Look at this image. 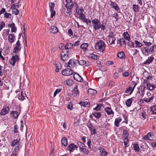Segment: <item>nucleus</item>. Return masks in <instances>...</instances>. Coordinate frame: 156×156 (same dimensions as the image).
Here are the masks:
<instances>
[{"instance_id":"1","label":"nucleus","mask_w":156,"mask_h":156,"mask_svg":"<svg viewBox=\"0 0 156 156\" xmlns=\"http://www.w3.org/2000/svg\"><path fill=\"white\" fill-rule=\"evenodd\" d=\"M106 47L105 43L102 40H100L95 44V49L101 52H103Z\"/></svg>"},{"instance_id":"2","label":"nucleus","mask_w":156,"mask_h":156,"mask_svg":"<svg viewBox=\"0 0 156 156\" xmlns=\"http://www.w3.org/2000/svg\"><path fill=\"white\" fill-rule=\"evenodd\" d=\"M78 146L79 147V150L81 152H83L85 154H88L89 151L86 148V146L84 144L80 141L77 142Z\"/></svg>"},{"instance_id":"3","label":"nucleus","mask_w":156,"mask_h":156,"mask_svg":"<svg viewBox=\"0 0 156 156\" xmlns=\"http://www.w3.org/2000/svg\"><path fill=\"white\" fill-rule=\"evenodd\" d=\"M92 23L94 30H96L100 29L101 23L99 20L95 18L92 20Z\"/></svg>"},{"instance_id":"4","label":"nucleus","mask_w":156,"mask_h":156,"mask_svg":"<svg viewBox=\"0 0 156 156\" xmlns=\"http://www.w3.org/2000/svg\"><path fill=\"white\" fill-rule=\"evenodd\" d=\"M69 53V51L67 50L61 52L60 55L61 59L62 61L64 62L68 59Z\"/></svg>"},{"instance_id":"5","label":"nucleus","mask_w":156,"mask_h":156,"mask_svg":"<svg viewBox=\"0 0 156 156\" xmlns=\"http://www.w3.org/2000/svg\"><path fill=\"white\" fill-rule=\"evenodd\" d=\"M20 60L19 56L16 55L12 56L10 60V62L13 66L15 65L16 63H18Z\"/></svg>"},{"instance_id":"6","label":"nucleus","mask_w":156,"mask_h":156,"mask_svg":"<svg viewBox=\"0 0 156 156\" xmlns=\"http://www.w3.org/2000/svg\"><path fill=\"white\" fill-rule=\"evenodd\" d=\"M79 63V61L75 59H70L68 62L69 66L70 68L76 66L77 64Z\"/></svg>"},{"instance_id":"7","label":"nucleus","mask_w":156,"mask_h":156,"mask_svg":"<svg viewBox=\"0 0 156 156\" xmlns=\"http://www.w3.org/2000/svg\"><path fill=\"white\" fill-rule=\"evenodd\" d=\"M108 40L110 42L111 41V42L110 43V44H114L115 41L116 40L115 37V35L114 33L112 31L110 32L109 33L108 35Z\"/></svg>"},{"instance_id":"8","label":"nucleus","mask_w":156,"mask_h":156,"mask_svg":"<svg viewBox=\"0 0 156 156\" xmlns=\"http://www.w3.org/2000/svg\"><path fill=\"white\" fill-rule=\"evenodd\" d=\"M21 48V44L19 41L18 40L14 45V47L13 50V52L17 54L19 52Z\"/></svg>"},{"instance_id":"9","label":"nucleus","mask_w":156,"mask_h":156,"mask_svg":"<svg viewBox=\"0 0 156 156\" xmlns=\"http://www.w3.org/2000/svg\"><path fill=\"white\" fill-rule=\"evenodd\" d=\"M66 2L67 3L66 5H67V6L72 9L73 6L75 7V8L76 7H78V4L76 2H73V0H67V1H66Z\"/></svg>"},{"instance_id":"10","label":"nucleus","mask_w":156,"mask_h":156,"mask_svg":"<svg viewBox=\"0 0 156 156\" xmlns=\"http://www.w3.org/2000/svg\"><path fill=\"white\" fill-rule=\"evenodd\" d=\"M21 109L19 108V110L17 111H12L11 112L10 115L14 119H16L18 118L19 115L20 114Z\"/></svg>"},{"instance_id":"11","label":"nucleus","mask_w":156,"mask_h":156,"mask_svg":"<svg viewBox=\"0 0 156 156\" xmlns=\"http://www.w3.org/2000/svg\"><path fill=\"white\" fill-rule=\"evenodd\" d=\"M73 71L71 69L68 68L63 70L62 71V73L63 75L69 76L73 74Z\"/></svg>"},{"instance_id":"12","label":"nucleus","mask_w":156,"mask_h":156,"mask_svg":"<svg viewBox=\"0 0 156 156\" xmlns=\"http://www.w3.org/2000/svg\"><path fill=\"white\" fill-rule=\"evenodd\" d=\"M73 79L82 82L83 81V78L77 73H74L73 74Z\"/></svg>"},{"instance_id":"13","label":"nucleus","mask_w":156,"mask_h":156,"mask_svg":"<svg viewBox=\"0 0 156 156\" xmlns=\"http://www.w3.org/2000/svg\"><path fill=\"white\" fill-rule=\"evenodd\" d=\"M72 94L73 97H78L79 96V91L78 89V86L76 85L72 90Z\"/></svg>"},{"instance_id":"14","label":"nucleus","mask_w":156,"mask_h":156,"mask_svg":"<svg viewBox=\"0 0 156 156\" xmlns=\"http://www.w3.org/2000/svg\"><path fill=\"white\" fill-rule=\"evenodd\" d=\"M141 50L143 55L145 56H148L150 54L148 47H143L141 48Z\"/></svg>"},{"instance_id":"15","label":"nucleus","mask_w":156,"mask_h":156,"mask_svg":"<svg viewBox=\"0 0 156 156\" xmlns=\"http://www.w3.org/2000/svg\"><path fill=\"white\" fill-rule=\"evenodd\" d=\"M132 83H133V84H134L133 87L132 88L131 87H129L126 90L125 92L126 93H129L130 95L131 94L132 92L134 90L136 86L137 85V83L134 81H132Z\"/></svg>"},{"instance_id":"16","label":"nucleus","mask_w":156,"mask_h":156,"mask_svg":"<svg viewBox=\"0 0 156 156\" xmlns=\"http://www.w3.org/2000/svg\"><path fill=\"white\" fill-rule=\"evenodd\" d=\"M146 83V85L147 86V89L150 90H154L156 87L155 85H153L152 84L150 83L149 81H147L146 83Z\"/></svg>"},{"instance_id":"17","label":"nucleus","mask_w":156,"mask_h":156,"mask_svg":"<svg viewBox=\"0 0 156 156\" xmlns=\"http://www.w3.org/2000/svg\"><path fill=\"white\" fill-rule=\"evenodd\" d=\"M78 146L75 145L74 144L72 143L70 144L67 147V150L70 151V153H71L74 150L75 148L77 150Z\"/></svg>"},{"instance_id":"18","label":"nucleus","mask_w":156,"mask_h":156,"mask_svg":"<svg viewBox=\"0 0 156 156\" xmlns=\"http://www.w3.org/2000/svg\"><path fill=\"white\" fill-rule=\"evenodd\" d=\"M9 110V109L8 107H4L2 110L0 114L1 115H5L8 113Z\"/></svg>"},{"instance_id":"19","label":"nucleus","mask_w":156,"mask_h":156,"mask_svg":"<svg viewBox=\"0 0 156 156\" xmlns=\"http://www.w3.org/2000/svg\"><path fill=\"white\" fill-rule=\"evenodd\" d=\"M154 57L153 56H150L148 57V58L143 63L144 65H148L151 63L154 59Z\"/></svg>"},{"instance_id":"20","label":"nucleus","mask_w":156,"mask_h":156,"mask_svg":"<svg viewBox=\"0 0 156 156\" xmlns=\"http://www.w3.org/2000/svg\"><path fill=\"white\" fill-rule=\"evenodd\" d=\"M117 44L119 45L120 46H125L126 45V42L124 39L122 38L119 39L117 41Z\"/></svg>"},{"instance_id":"21","label":"nucleus","mask_w":156,"mask_h":156,"mask_svg":"<svg viewBox=\"0 0 156 156\" xmlns=\"http://www.w3.org/2000/svg\"><path fill=\"white\" fill-rule=\"evenodd\" d=\"M49 30L50 32L52 34H55L58 31L57 27L55 26H51L49 28Z\"/></svg>"},{"instance_id":"22","label":"nucleus","mask_w":156,"mask_h":156,"mask_svg":"<svg viewBox=\"0 0 156 156\" xmlns=\"http://www.w3.org/2000/svg\"><path fill=\"white\" fill-rule=\"evenodd\" d=\"M20 138L19 140L18 139L13 140L12 142L11 146L13 147L17 146L19 144H21V142H20Z\"/></svg>"},{"instance_id":"23","label":"nucleus","mask_w":156,"mask_h":156,"mask_svg":"<svg viewBox=\"0 0 156 156\" xmlns=\"http://www.w3.org/2000/svg\"><path fill=\"white\" fill-rule=\"evenodd\" d=\"M110 5L116 11H118L119 10V12H120V9L119 8V7L118 6H117V5L116 3H115L114 2L111 1Z\"/></svg>"},{"instance_id":"24","label":"nucleus","mask_w":156,"mask_h":156,"mask_svg":"<svg viewBox=\"0 0 156 156\" xmlns=\"http://www.w3.org/2000/svg\"><path fill=\"white\" fill-rule=\"evenodd\" d=\"M79 104L84 107H89L90 106V103L87 101H81L79 102Z\"/></svg>"},{"instance_id":"25","label":"nucleus","mask_w":156,"mask_h":156,"mask_svg":"<svg viewBox=\"0 0 156 156\" xmlns=\"http://www.w3.org/2000/svg\"><path fill=\"white\" fill-rule=\"evenodd\" d=\"M75 10L76 13L79 14L81 13L84 12V9L82 7H79V6L78 5V7H76L75 8Z\"/></svg>"},{"instance_id":"26","label":"nucleus","mask_w":156,"mask_h":156,"mask_svg":"<svg viewBox=\"0 0 156 156\" xmlns=\"http://www.w3.org/2000/svg\"><path fill=\"white\" fill-rule=\"evenodd\" d=\"M8 26L9 27H10L11 28V32L16 33L17 30L15 26V24L14 23L8 24Z\"/></svg>"},{"instance_id":"27","label":"nucleus","mask_w":156,"mask_h":156,"mask_svg":"<svg viewBox=\"0 0 156 156\" xmlns=\"http://www.w3.org/2000/svg\"><path fill=\"white\" fill-rule=\"evenodd\" d=\"M8 40L11 43L13 42L15 40V36L13 34H9V35Z\"/></svg>"},{"instance_id":"28","label":"nucleus","mask_w":156,"mask_h":156,"mask_svg":"<svg viewBox=\"0 0 156 156\" xmlns=\"http://www.w3.org/2000/svg\"><path fill=\"white\" fill-rule=\"evenodd\" d=\"M124 40L125 39L128 41H129L130 40V36L127 32H124L122 34Z\"/></svg>"},{"instance_id":"29","label":"nucleus","mask_w":156,"mask_h":156,"mask_svg":"<svg viewBox=\"0 0 156 156\" xmlns=\"http://www.w3.org/2000/svg\"><path fill=\"white\" fill-rule=\"evenodd\" d=\"M65 7L66 8V13L69 15H71L72 13V9L71 8H70L67 6V5H65Z\"/></svg>"},{"instance_id":"30","label":"nucleus","mask_w":156,"mask_h":156,"mask_svg":"<svg viewBox=\"0 0 156 156\" xmlns=\"http://www.w3.org/2000/svg\"><path fill=\"white\" fill-rule=\"evenodd\" d=\"M88 45V44L83 43L80 45V48L83 51H86L87 50V47Z\"/></svg>"},{"instance_id":"31","label":"nucleus","mask_w":156,"mask_h":156,"mask_svg":"<svg viewBox=\"0 0 156 156\" xmlns=\"http://www.w3.org/2000/svg\"><path fill=\"white\" fill-rule=\"evenodd\" d=\"M61 144L62 145L65 147L67 145V139L65 137H63L61 140Z\"/></svg>"},{"instance_id":"32","label":"nucleus","mask_w":156,"mask_h":156,"mask_svg":"<svg viewBox=\"0 0 156 156\" xmlns=\"http://www.w3.org/2000/svg\"><path fill=\"white\" fill-rule=\"evenodd\" d=\"M105 109L107 114L108 115L114 114V112L110 108L107 107Z\"/></svg>"},{"instance_id":"33","label":"nucleus","mask_w":156,"mask_h":156,"mask_svg":"<svg viewBox=\"0 0 156 156\" xmlns=\"http://www.w3.org/2000/svg\"><path fill=\"white\" fill-rule=\"evenodd\" d=\"M79 63L81 65H85L86 66H88L90 65L89 62L88 61H86L84 60L79 61Z\"/></svg>"},{"instance_id":"34","label":"nucleus","mask_w":156,"mask_h":156,"mask_svg":"<svg viewBox=\"0 0 156 156\" xmlns=\"http://www.w3.org/2000/svg\"><path fill=\"white\" fill-rule=\"evenodd\" d=\"M129 135L128 130L124 129L123 130L122 136L124 139H127Z\"/></svg>"},{"instance_id":"35","label":"nucleus","mask_w":156,"mask_h":156,"mask_svg":"<svg viewBox=\"0 0 156 156\" xmlns=\"http://www.w3.org/2000/svg\"><path fill=\"white\" fill-rule=\"evenodd\" d=\"M117 56L120 59L125 58V55L123 51L118 52L117 54Z\"/></svg>"},{"instance_id":"36","label":"nucleus","mask_w":156,"mask_h":156,"mask_svg":"<svg viewBox=\"0 0 156 156\" xmlns=\"http://www.w3.org/2000/svg\"><path fill=\"white\" fill-rule=\"evenodd\" d=\"M150 109L151 112V114H156V106L154 105L150 108Z\"/></svg>"},{"instance_id":"37","label":"nucleus","mask_w":156,"mask_h":156,"mask_svg":"<svg viewBox=\"0 0 156 156\" xmlns=\"http://www.w3.org/2000/svg\"><path fill=\"white\" fill-rule=\"evenodd\" d=\"M144 94V93L143 92V91H142V90H140L139 89L138 91L136 94V96L137 97H141V98H142L143 97Z\"/></svg>"},{"instance_id":"38","label":"nucleus","mask_w":156,"mask_h":156,"mask_svg":"<svg viewBox=\"0 0 156 156\" xmlns=\"http://www.w3.org/2000/svg\"><path fill=\"white\" fill-rule=\"evenodd\" d=\"M88 57L91 59H97L98 58V56L97 55H96L93 53H91L89 55Z\"/></svg>"},{"instance_id":"39","label":"nucleus","mask_w":156,"mask_h":156,"mask_svg":"<svg viewBox=\"0 0 156 156\" xmlns=\"http://www.w3.org/2000/svg\"><path fill=\"white\" fill-rule=\"evenodd\" d=\"M133 98H129L126 102V104L128 107H129L132 103Z\"/></svg>"},{"instance_id":"40","label":"nucleus","mask_w":156,"mask_h":156,"mask_svg":"<svg viewBox=\"0 0 156 156\" xmlns=\"http://www.w3.org/2000/svg\"><path fill=\"white\" fill-rule=\"evenodd\" d=\"M122 119L119 118H117L115 119V126L118 127L119 126V122L121 121Z\"/></svg>"},{"instance_id":"41","label":"nucleus","mask_w":156,"mask_h":156,"mask_svg":"<svg viewBox=\"0 0 156 156\" xmlns=\"http://www.w3.org/2000/svg\"><path fill=\"white\" fill-rule=\"evenodd\" d=\"M156 48V45L153 44L149 48V52L150 53H153L155 52L154 50Z\"/></svg>"},{"instance_id":"42","label":"nucleus","mask_w":156,"mask_h":156,"mask_svg":"<svg viewBox=\"0 0 156 156\" xmlns=\"http://www.w3.org/2000/svg\"><path fill=\"white\" fill-rule=\"evenodd\" d=\"M88 92L89 94L91 95L96 94L97 93V91L96 90L91 89H88Z\"/></svg>"},{"instance_id":"43","label":"nucleus","mask_w":156,"mask_h":156,"mask_svg":"<svg viewBox=\"0 0 156 156\" xmlns=\"http://www.w3.org/2000/svg\"><path fill=\"white\" fill-rule=\"evenodd\" d=\"M73 45L70 43H66L65 46V49H70L73 48Z\"/></svg>"},{"instance_id":"44","label":"nucleus","mask_w":156,"mask_h":156,"mask_svg":"<svg viewBox=\"0 0 156 156\" xmlns=\"http://www.w3.org/2000/svg\"><path fill=\"white\" fill-rule=\"evenodd\" d=\"M134 42L136 45V46L135 47V48H140L143 46V44L141 43L137 40H135Z\"/></svg>"},{"instance_id":"45","label":"nucleus","mask_w":156,"mask_h":156,"mask_svg":"<svg viewBox=\"0 0 156 156\" xmlns=\"http://www.w3.org/2000/svg\"><path fill=\"white\" fill-rule=\"evenodd\" d=\"M93 116L97 119H99L101 116V114L100 112H94L93 113Z\"/></svg>"},{"instance_id":"46","label":"nucleus","mask_w":156,"mask_h":156,"mask_svg":"<svg viewBox=\"0 0 156 156\" xmlns=\"http://www.w3.org/2000/svg\"><path fill=\"white\" fill-rule=\"evenodd\" d=\"M66 84L69 86H72L74 83L73 80L71 79L67 80H66Z\"/></svg>"},{"instance_id":"47","label":"nucleus","mask_w":156,"mask_h":156,"mask_svg":"<svg viewBox=\"0 0 156 156\" xmlns=\"http://www.w3.org/2000/svg\"><path fill=\"white\" fill-rule=\"evenodd\" d=\"M103 106L102 104H97V106L96 107L94 108V110H95L97 111H98L100 110L101 108Z\"/></svg>"},{"instance_id":"48","label":"nucleus","mask_w":156,"mask_h":156,"mask_svg":"<svg viewBox=\"0 0 156 156\" xmlns=\"http://www.w3.org/2000/svg\"><path fill=\"white\" fill-rule=\"evenodd\" d=\"M133 9L135 12H137L139 11V7L137 5L133 4Z\"/></svg>"},{"instance_id":"49","label":"nucleus","mask_w":156,"mask_h":156,"mask_svg":"<svg viewBox=\"0 0 156 156\" xmlns=\"http://www.w3.org/2000/svg\"><path fill=\"white\" fill-rule=\"evenodd\" d=\"M62 90V87L57 89L54 92V97H55L56 95L59 92H60Z\"/></svg>"},{"instance_id":"50","label":"nucleus","mask_w":156,"mask_h":156,"mask_svg":"<svg viewBox=\"0 0 156 156\" xmlns=\"http://www.w3.org/2000/svg\"><path fill=\"white\" fill-rule=\"evenodd\" d=\"M55 5V4L54 2H49V5L50 10H54Z\"/></svg>"},{"instance_id":"51","label":"nucleus","mask_w":156,"mask_h":156,"mask_svg":"<svg viewBox=\"0 0 156 156\" xmlns=\"http://www.w3.org/2000/svg\"><path fill=\"white\" fill-rule=\"evenodd\" d=\"M9 29L4 30L3 31V37L7 36L9 33Z\"/></svg>"},{"instance_id":"52","label":"nucleus","mask_w":156,"mask_h":156,"mask_svg":"<svg viewBox=\"0 0 156 156\" xmlns=\"http://www.w3.org/2000/svg\"><path fill=\"white\" fill-rule=\"evenodd\" d=\"M133 148L134 150L136 152L139 151V147L138 144H135L133 145Z\"/></svg>"},{"instance_id":"53","label":"nucleus","mask_w":156,"mask_h":156,"mask_svg":"<svg viewBox=\"0 0 156 156\" xmlns=\"http://www.w3.org/2000/svg\"><path fill=\"white\" fill-rule=\"evenodd\" d=\"M12 13L15 15H17L19 13V10L16 8H13L12 10Z\"/></svg>"},{"instance_id":"54","label":"nucleus","mask_w":156,"mask_h":156,"mask_svg":"<svg viewBox=\"0 0 156 156\" xmlns=\"http://www.w3.org/2000/svg\"><path fill=\"white\" fill-rule=\"evenodd\" d=\"M15 146L16 147L14 148V151L17 152H18L20 150V148L22 147L21 144H19L18 145Z\"/></svg>"},{"instance_id":"55","label":"nucleus","mask_w":156,"mask_h":156,"mask_svg":"<svg viewBox=\"0 0 156 156\" xmlns=\"http://www.w3.org/2000/svg\"><path fill=\"white\" fill-rule=\"evenodd\" d=\"M100 152L101 155L103 156H106L108 154V152L104 149H103V150L100 151Z\"/></svg>"},{"instance_id":"56","label":"nucleus","mask_w":156,"mask_h":156,"mask_svg":"<svg viewBox=\"0 0 156 156\" xmlns=\"http://www.w3.org/2000/svg\"><path fill=\"white\" fill-rule=\"evenodd\" d=\"M4 17L7 19L11 18L12 16V15L11 14L7 12H5V13H4Z\"/></svg>"},{"instance_id":"57","label":"nucleus","mask_w":156,"mask_h":156,"mask_svg":"<svg viewBox=\"0 0 156 156\" xmlns=\"http://www.w3.org/2000/svg\"><path fill=\"white\" fill-rule=\"evenodd\" d=\"M143 42L146 46V47H148L152 44V43L150 42H147L145 41H143Z\"/></svg>"},{"instance_id":"58","label":"nucleus","mask_w":156,"mask_h":156,"mask_svg":"<svg viewBox=\"0 0 156 156\" xmlns=\"http://www.w3.org/2000/svg\"><path fill=\"white\" fill-rule=\"evenodd\" d=\"M5 26V23L3 21L0 22V31Z\"/></svg>"},{"instance_id":"59","label":"nucleus","mask_w":156,"mask_h":156,"mask_svg":"<svg viewBox=\"0 0 156 156\" xmlns=\"http://www.w3.org/2000/svg\"><path fill=\"white\" fill-rule=\"evenodd\" d=\"M89 130L91 132V134H94L96 133V131L95 129L94 128H91V129H89Z\"/></svg>"},{"instance_id":"60","label":"nucleus","mask_w":156,"mask_h":156,"mask_svg":"<svg viewBox=\"0 0 156 156\" xmlns=\"http://www.w3.org/2000/svg\"><path fill=\"white\" fill-rule=\"evenodd\" d=\"M28 98V96L26 95V92L24 91H22L21 92V98Z\"/></svg>"},{"instance_id":"61","label":"nucleus","mask_w":156,"mask_h":156,"mask_svg":"<svg viewBox=\"0 0 156 156\" xmlns=\"http://www.w3.org/2000/svg\"><path fill=\"white\" fill-rule=\"evenodd\" d=\"M129 42L128 43V45L131 48H133L134 46V43L131 41H129Z\"/></svg>"},{"instance_id":"62","label":"nucleus","mask_w":156,"mask_h":156,"mask_svg":"<svg viewBox=\"0 0 156 156\" xmlns=\"http://www.w3.org/2000/svg\"><path fill=\"white\" fill-rule=\"evenodd\" d=\"M153 76L151 75H149L147 78V80H144V83H146V82L147 81H149L151 80L152 79Z\"/></svg>"},{"instance_id":"63","label":"nucleus","mask_w":156,"mask_h":156,"mask_svg":"<svg viewBox=\"0 0 156 156\" xmlns=\"http://www.w3.org/2000/svg\"><path fill=\"white\" fill-rule=\"evenodd\" d=\"M101 28V30H104L106 29V27L104 24H100V29Z\"/></svg>"},{"instance_id":"64","label":"nucleus","mask_w":156,"mask_h":156,"mask_svg":"<svg viewBox=\"0 0 156 156\" xmlns=\"http://www.w3.org/2000/svg\"><path fill=\"white\" fill-rule=\"evenodd\" d=\"M73 31L71 29L68 30L67 33L68 35L70 37H71L73 35Z\"/></svg>"}]
</instances>
